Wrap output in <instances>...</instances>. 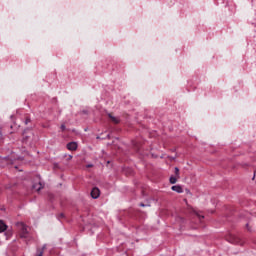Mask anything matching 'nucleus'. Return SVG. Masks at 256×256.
Masks as SVG:
<instances>
[{
    "label": "nucleus",
    "mask_w": 256,
    "mask_h": 256,
    "mask_svg": "<svg viewBox=\"0 0 256 256\" xmlns=\"http://www.w3.org/2000/svg\"><path fill=\"white\" fill-rule=\"evenodd\" d=\"M17 227L20 231L19 235L21 239H29L31 235L29 234V226L25 225L23 222H18Z\"/></svg>",
    "instance_id": "1"
},
{
    "label": "nucleus",
    "mask_w": 256,
    "mask_h": 256,
    "mask_svg": "<svg viewBox=\"0 0 256 256\" xmlns=\"http://www.w3.org/2000/svg\"><path fill=\"white\" fill-rule=\"evenodd\" d=\"M100 195H101V191L99 190V188L95 187L92 189V191H91L92 199H99Z\"/></svg>",
    "instance_id": "2"
},
{
    "label": "nucleus",
    "mask_w": 256,
    "mask_h": 256,
    "mask_svg": "<svg viewBox=\"0 0 256 256\" xmlns=\"http://www.w3.org/2000/svg\"><path fill=\"white\" fill-rule=\"evenodd\" d=\"M69 151H75L77 149V142H70L67 144Z\"/></svg>",
    "instance_id": "3"
},
{
    "label": "nucleus",
    "mask_w": 256,
    "mask_h": 256,
    "mask_svg": "<svg viewBox=\"0 0 256 256\" xmlns=\"http://www.w3.org/2000/svg\"><path fill=\"white\" fill-rule=\"evenodd\" d=\"M33 189H35V191H41L43 189V183L38 181L37 183L33 184Z\"/></svg>",
    "instance_id": "4"
},
{
    "label": "nucleus",
    "mask_w": 256,
    "mask_h": 256,
    "mask_svg": "<svg viewBox=\"0 0 256 256\" xmlns=\"http://www.w3.org/2000/svg\"><path fill=\"white\" fill-rule=\"evenodd\" d=\"M172 191H175L176 193H183V188L180 185H174L171 187Z\"/></svg>",
    "instance_id": "5"
},
{
    "label": "nucleus",
    "mask_w": 256,
    "mask_h": 256,
    "mask_svg": "<svg viewBox=\"0 0 256 256\" xmlns=\"http://www.w3.org/2000/svg\"><path fill=\"white\" fill-rule=\"evenodd\" d=\"M4 231H7V224L0 220V233H4Z\"/></svg>",
    "instance_id": "6"
},
{
    "label": "nucleus",
    "mask_w": 256,
    "mask_h": 256,
    "mask_svg": "<svg viewBox=\"0 0 256 256\" xmlns=\"http://www.w3.org/2000/svg\"><path fill=\"white\" fill-rule=\"evenodd\" d=\"M108 117L111 119L112 123L117 124L120 121L119 117H115L113 114H108Z\"/></svg>",
    "instance_id": "7"
},
{
    "label": "nucleus",
    "mask_w": 256,
    "mask_h": 256,
    "mask_svg": "<svg viewBox=\"0 0 256 256\" xmlns=\"http://www.w3.org/2000/svg\"><path fill=\"white\" fill-rule=\"evenodd\" d=\"M177 176H171L170 177V183H171V185H175V183H177Z\"/></svg>",
    "instance_id": "8"
},
{
    "label": "nucleus",
    "mask_w": 256,
    "mask_h": 256,
    "mask_svg": "<svg viewBox=\"0 0 256 256\" xmlns=\"http://www.w3.org/2000/svg\"><path fill=\"white\" fill-rule=\"evenodd\" d=\"M175 175L177 179H179L181 176L179 175V168L175 167Z\"/></svg>",
    "instance_id": "9"
},
{
    "label": "nucleus",
    "mask_w": 256,
    "mask_h": 256,
    "mask_svg": "<svg viewBox=\"0 0 256 256\" xmlns=\"http://www.w3.org/2000/svg\"><path fill=\"white\" fill-rule=\"evenodd\" d=\"M140 207H151V205L140 203Z\"/></svg>",
    "instance_id": "10"
},
{
    "label": "nucleus",
    "mask_w": 256,
    "mask_h": 256,
    "mask_svg": "<svg viewBox=\"0 0 256 256\" xmlns=\"http://www.w3.org/2000/svg\"><path fill=\"white\" fill-rule=\"evenodd\" d=\"M60 129H61L62 131H65V129H66L65 124H62L61 127H60Z\"/></svg>",
    "instance_id": "11"
},
{
    "label": "nucleus",
    "mask_w": 256,
    "mask_h": 256,
    "mask_svg": "<svg viewBox=\"0 0 256 256\" xmlns=\"http://www.w3.org/2000/svg\"><path fill=\"white\" fill-rule=\"evenodd\" d=\"M71 159H73V156L69 155L68 158H67V160H68V161H71Z\"/></svg>",
    "instance_id": "12"
},
{
    "label": "nucleus",
    "mask_w": 256,
    "mask_h": 256,
    "mask_svg": "<svg viewBox=\"0 0 256 256\" xmlns=\"http://www.w3.org/2000/svg\"><path fill=\"white\" fill-rule=\"evenodd\" d=\"M195 213H196V215H197L198 217H200V218L202 217V219H203V216L199 215L197 212H195Z\"/></svg>",
    "instance_id": "13"
},
{
    "label": "nucleus",
    "mask_w": 256,
    "mask_h": 256,
    "mask_svg": "<svg viewBox=\"0 0 256 256\" xmlns=\"http://www.w3.org/2000/svg\"><path fill=\"white\" fill-rule=\"evenodd\" d=\"M87 167H93V164H88Z\"/></svg>",
    "instance_id": "14"
},
{
    "label": "nucleus",
    "mask_w": 256,
    "mask_h": 256,
    "mask_svg": "<svg viewBox=\"0 0 256 256\" xmlns=\"http://www.w3.org/2000/svg\"><path fill=\"white\" fill-rule=\"evenodd\" d=\"M60 217H65V215L62 213V214H60Z\"/></svg>",
    "instance_id": "15"
},
{
    "label": "nucleus",
    "mask_w": 256,
    "mask_h": 256,
    "mask_svg": "<svg viewBox=\"0 0 256 256\" xmlns=\"http://www.w3.org/2000/svg\"><path fill=\"white\" fill-rule=\"evenodd\" d=\"M255 177H256V173H254V177H253V179H255Z\"/></svg>",
    "instance_id": "16"
}]
</instances>
